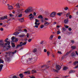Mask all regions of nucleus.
<instances>
[{"instance_id": "39", "label": "nucleus", "mask_w": 78, "mask_h": 78, "mask_svg": "<svg viewBox=\"0 0 78 78\" xmlns=\"http://www.w3.org/2000/svg\"><path fill=\"white\" fill-rule=\"evenodd\" d=\"M37 51V49L36 48H35L34 49V52H36Z\"/></svg>"}, {"instance_id": "62", "label": "nucleus", "mask_w": 78, "mask_h": 78, "mask_svg": "<svg viewBox=\"0 0 78 78\" xmlns=\"http://www.w3.org/2000/svg\"><path fill=\"white\" fill-rule=\"evenodd\" d=\"M34 16H36V12H34Z\"/></svg>"}, {"instance_id": "49", "label": "nucleus", "mask_w": 78, "mask_h": 78, "mask_svg": "<svg viewBox=\"0 0 78 78\" xmlns=\"http://www.w3.org/2000/svg\"><path fill=\"white\" fill-rule=\"evenodd\" d=\"M68 30H69L70 31H72V28H70V27H69L68 28Z\"/></svg>"}, {"instance_id": "31", "label": "nucleus", "mask_w": 78, "mask_h": 78, "mask_svg": "<svg viewBox=\"0 0 78 78\" xmlns=\"http://www.w3.org/2000/svg\"><path fill=\"white\" fill-rule=\"evenodd\" d=\"M53 35H52L50 37V40H52V39H53Z\"/></svg>"}, {"instance_id": "50", "label": "nucleus", "mask_w": 78, "mask_h": 78, "mask_svg": "<svg viewBox=\"0 0 78 78\" xmlns=\"http://www.w3.org/2000/svg\"><path fill=\"white\" fill-rule=\"evenodd\" d=\"M60 33V31H58L57 33V34H59Z\"/></svg>"}, {"instance_id": "23", "label": "nucleus", "mask_w": 78, "mask_h": 78, "mask_svg": "<svg viewBox=\"0 0 78 78\" xmlns=\"http://www.w3.org/2000/svg\"><path fill=\"white\" fill-rule=\"evenodd\" d=\"M37 57H35L34 58H33V61H34V62H36V61H37Z\"/></svg>"}, {"instance_id": "16", "label": "nucleus", "mask_w": 78, "mask_h": 78, "mask_svg": "<svg viewBox=\"0 0 78 78\" xmlns=\"http://www.w3.org/2000/svg\"><path fill=\"white\" fill-rule=\"evenodd\" d=\"M3 65H0V72H1V71H2V68H3Z\"/></svg>"}, {"instance_id": "4", "label": "nucleus", "mask_w": 78, "mask_h": 78, "mask_svg": "<svg viewBox=\"0 0 78 78\" xmlns=\"http://www.w3.org/2000/svg\"><path fill=\"white\" fill-rule=\"evenodd\" d=\"M16 52H17V51L15 50L13 52H9V56H13V55H14V54H15V53H16Z\"/></svg>"}, {"instance_id": "35", "label": "nucleus", "mask_w": 78, "mask_h": 78, "mask_svg": "<svg viewBox=\"0 0 78 78\" xmlns=\"http://www.w3.org/2000/svg\"><path fill=\"white\" fill-rule=\"evenodd\" d=\"M18 40L19 39L18 38H16L14 42H17L18 41Z\"/></svg>"}, {"instance_id": "64", "label": "nucleus", "mask_w": 78, "mask_h": 78, "mask_svg": "<svg viewBox=\"0 0 78 78\" xmlns=\"http://www.w3.org/2000/svg\"><path fill=\"white\" fill-rule=\"evenodd\" d=\"M24 31H25V32H27V30L26 29H25L24 30Z\"/></svg>"}, {"instance_id": "2", "label": "nucleus", "mask_w": 78, "mask_h": 78, "mask_svg": "<svg viewBox=\"0 0 78 78\" xmlns=\"http://www.w3.org/2000/svg\"><path fill=\"white\" fill-rule=\"evenodd\" d=\"M33 58H29L28 60L29 61H28L27 60H24L23 61V63L24 64H30V63H31L32 62V60H33Z\"/></svg>"}, {"instance_id": "32", "label": "nucleus", "mask_w": 78, "mask_h": 78, "mask_svg": "<svg viewBox=\"0 0 78 78\" xmlns=\"http://www.w3.org/2000/svg\"><path fill=\"white\" fill-rule=\"evenodd\" d=\"M44 27V25L42 24L41 26H40V28L42 29Z\"/></svg>"}, {"instance_id": "17", "label": "nucleus", "mask_w": 78, "mask_h": 78, "mask_svg": "<svg viewBox=\"0 0 78 78\" xmlns=\"http://www.w3.org/2000/svg\"><path fill=\"white\" fill-rule=\"evenodd\" d=\"M25 13H28V12H31L28 9H26L24 11Z\"/></svg>"}, {"instance_id": "40", "label": "nucleus", "mask_w": 78, "mask_h": 78, "mask_svg": "<svg viewBox=\"0 0 78 78\" xmlns=\"http://www.w3.org/2000/svg\"><path fill=\"white\" fill-rule=\"evenodd\" d=\"M12 47H15V45L14 44V43H12Z\"/></svg>"}, {"instance_id": "51", "label": "nucleus", "mask_w": 78, "mask_h": 78, "mask_svg": "<svg viewBox=\"0 0 78 78\" xmlns=\"http://www.w3.org/2000/svg\"><path fill=\"white\" fill-rule=\"evenodd\" d=\"M0 30L1 31H3V28H1L0 29Z\"/></svg>"}, {"instance_id": "46", "label": "nucleus", "mask_w": 78, "mask_h": 78, "mask_svg": "<svg viewBox=\"0 0 78 78\" xmlns=\"http://www.w3.org/2000/svg\"><path fill=\"white\" fill-rule=\"evenodd\" d=\"M32 40V39H29L28 40V42H31Z\"/></svg>"}, {"instance_id": "7", "label": "nucleus", "mask_w": 78, "mask_h": 78, "mask_svg": "<svg viewBox=\"0 0 78 78\" xmlns=\"http://www.w3.org/2000/svg\"><path fill=\"white\" fill-rule=\"evenodd\" d=\"M74 65H77V66H76L75 67V69H76L77 68H78V61H76L74 62Z\"/></svg>"}, {"instance_id": "58", "label": "nucleus", "mask_w": 78, "mask_h": 78, "mask_svg": "<svg viewBox=\"0 0 78 78\" xmlns=\"http://www.w3.org/2000/svg\"><path fill=\"white\" fill-rule=\"evenodd\" d=\"M9 52H5V54H6V55H8V54H9Z\"/></svg>"}, {"instance_id": "34", "label": "nucleus", "mask_w": 78, "mask_h": 78, "mask_svg": "<svg viewBox=\"0 0 78 78\" xmlns=\"http://www.w3.org/2000/svg\"><path fill=\"white\" fill-rule=\"evenodd\" d=\"M3 62H4L3 60H2L1 59H0V64H1V63H3Z\"/></svg>"}, {"instance_id": "21", "label": "nucleus", "mask_w": 78, "mask_h": 78, "mask_svg": "<svg viewBox=\"0 0 78 78\" xmlns=\"http://www.w3.org/2000/svg\"><path fill=\"white\" fill-rule=\"evenodd\" d=\"M19 20L21 22H23V21H24V20L23 18H21L20 19H19Z\"/></svg>"}, {"instance_id": "29", "label": "nucleus", "mask_w": 78, "mask_h": 78, "mask_svg": "<svg viewBox=\"0 0 78 78\" xmlns=\"http://www.w3.org/2000/svg\"><path fill=\"white\" fill-rule=\"evenodd\" d=\"M68 68H67V67H64V68H63V70H67V69Z\"/></svg>"}, {"instance_id": "57", "label": "nucleus", "mask_w": 78, "mask_h": 78, "mask_svg": "<svg viewBox=\"0 0 78 78\" xmlns=\"http://www.w3.org/2000/svg\"><path fill=\"white\" fill-rule=\"evenodd\" d=\"M9 16H10V17H12V16H13V15H12V14H9Z\"/></svg>"}, {"instance_id": "27", "label": "nucleus", "mask_w": 78, "mask_h": 78, "mask_svg": "<svg viewBox=\"0 0 78 78\" xmlns=\"http://www.w3.org/2000/svg\"><path fill=\"white\" fill-rule=\"evenodd\" d=\"M19 76H20L21 78H22L23 77V75L22 73H20L19 74Z\"/></svg>"}, {"instance_id": "19", "label": "nucleus", "mask_w": 78, "mask_h": 78, "mask_svg": "<svg viewBox=\"0 0 78 78\" xmlns=\"http://www.w3.org/2000/svg\"><path fill=\"white\" fill-rule=\"evenodd\" d=\"M31 73L32 74H34V73H37L36 71L35 70H32L31 72Z\"/></svg>"}, {"instance_id": "45", "label": "nucleus", "mask_w": 78, "mask_h": 78, "mask_svg": "<svg viewBox=\"0 0 78 78\" xmlns=\"http://www.w3.org/2000/svg\"><path fill=\"white\" fill-rule=\"evenodd\" d=\"M15 38H14V37L13 36L12 38H11V39L12 40V41H14V40Z\"/></svg>"}, {"instance_id": "43", "label": "nucleus", "mask_w": 78, "mask_h": 78, "mask_svg": "<svg viewBox=\"0 0 78 78\" xmlns=\"http://www.w3.org/2000/svg\"><path fill=\"white\" fill-rule=\"evenodd\" d=\"M62 30L63 31H65L66 30V29L65 28H62Z\"/></svg>"}, {"instance_id": "5", "label": "nucleus", "mask_w": 78, "mask_h": 78, "mask_svg": "<svg viewBox=\"0 0 78 78\" xmlns=\"http://www.w3.org/2000/svg\"><path fill=\"white\" fill-rule=\"evenodd\" d=\"M55 16H56V13L55 12H52L50 15V17H54Z\"/></svg>"}, {"instance_id": "1", "label": "nucleus", "mask_w": 78, "mask_h": 78, "mask_svg": "<svg viewBox=\"0 0 78 78\" xmlns=\"http://www.w3.org/2000/svg\"><path fill=\"white\" fill-rule=\"evenodd\" d=\"M6 42L7 43H4L3 40H0V45L2 46V47H6V46L7 44V45H9L10 44V42L8 41Z\"/></svg>"}, {"instance_id": "18", "label": "nucleus", "mask_w": 78, "mask_h": 78, "mask_svg": "<svg viewBox=\"0 0 78 78\" xmlns=\"http://www.w3.org/2000/svg\"><path fill=\"white\" fill-rule=\"evenodd\" d=\"M69 22V20H68V19H65L64 20V22L65 23H66H66H67Z\"/></svg>"}, {"instance_id": "22", "label": "nucleus", "mask_w": 78, "mask_h": 78, "mask_svg": "<svg viewBox=\"0 0 78 78\" xmlns=\"http://www.w3.org/2000/svg\"><path fill=\"white\" fill-rule=\"evenodd\" d=\"M19 34V32H16L14 33V35H15V36H17V35H18Z\"/></svg>"}, {"instance_id": "26", "label": "nucleus", "mask_w": 78, "mask_h": 78, "mask_svg": "<svg viewBox=\"0 0 78 78\" xmlns=\"http://www.w3.org/2000/svg\"><path fill=\"white\" fill-rule=\"evenodd\" d=\"M38 19H43V17H42V15H40L38 16Z\"/></svg>"}, {"instance_id": "41", "label": "nucleus", "mask_w": 78, "mask_h": 78, "mask_svg": "<svg viewBox=\"0 0 78 78\" xmlns=\"http://www.w3.org/2000/svg\"><path fill=\"white\" fill-rule=\"evenodd\" d=\"M75 53H72V54H71V56H74V55H75Z\"/></svg>"}, {"instance_id": "24", "label": "nucleus", "mask_w": 78, "mask_h": 78, "mask_svg": "<svg viewBox=\"0 0 78 78\" xmlns=\"http://www.w3.org/2000/svg\"><path fill=\"white\" fill-rule=\"evenodd\" d=\"M34 18V15H33L31 17H30L29 18V19H30V20H31Z\"/></svg>"}, {"instance_id": "10", "label": "nucleus", "mask_w": 78, "mask_h": 78, "mask_svg": "<svg viewBox=\"0 0 78 78\" xmlns=\"http://www.w3.org/2000/svg\"><path fill=\"white\" fill-rule=\"evenodd\" d=\"M35 25H37V23H39V20L37 19H35Z\"/></svg>"}, {"instance_id": "48", "label": "nucleus", "mask_w": 78, "mask_h": 78, "mask_svg": "<svg viewBox=\"0 0 78 78\" xmlns=\"http://www.w3.org/2000/svg\"><path fill=\"white\" fill-rule=\"evenodd\" d=\"M40 12H42L43 11V9H40Z\"/></svg>"}, {"instance_id": "8", "label": "nucleus", "mask_w": 78, "mask_h": 78, "mask_svg": "<svg viewBox=\"0 0 78 78\" xmlns=\"http://www.w3.org/2000/svg\"><path fill=\"white\" fill-rule=\"evenodd\" d=\"M61 66L59 65H57L56 66V69L58 70H59L61 69Z\"/></svg>"}, {"instance_id": "44", "label": "nucleus", "mask_w": 78, "mask_h": 78, "mask_svg": "<svg viewBox=\"0 0 78 78\" xmlns=\"http://www.w3.org/2000/svg\"><path fill=\"white\" fill-rule=\"evenodd\" d=\"M22 14H21L20 15H18L19 17H22Z\"/></svg>"}, {"instance_id": "61", "label": "nucleus", "mask_w": 78, "mask_h": 78, "mask_svg": "<svg viewBox=\"0 0 78 78\" xmlns=\"http://www.w3.org/2000/svg\"><path fill=\"white\" fill-rule=\"evenodd\" d=\"M76 55H77L78 56V52H77V51H76Z\"/></svg>"}, {"instance_id": "47", "label": "nucleus", "mask_w": 78, "mask_h": 78, "mask_svg": "<svg viewBox=\"0 0 78 78\" xmlns=\"http://www.w3.org/2000/svg\"><path fill=\"white\" fill-rule=\"evenodd\" d=\"M47 54L48 55V56H49V55H50V52L47 51Z\"/></svg>"}, {"instance_id": "55", "label": "nucleus", "mask_w": 78, "mask_h": 78, "mask_svg": "<svg viewBox=\"0 0 78 78\" xmlns=\"http://www.w3.org/2000/svg\"><path fill=\"white\" fill-rule=\"evenodd\" d=\"M44 51L45 52H47V49H44Z\"/></svg>"}, {"instance_id": "20", "label": "nucleus", "mask_w": 78, "mask_h": 78, "mask_svg": "<svg viewBox=\"0 0 78 78\" xmlns=\"http://www.w3.org/2000/svg\"><path fill=\"white\" fill-rule=\"evenodd\" d=\"M62 14H63V12H61L57 13V15H58V16H61V15Z\"/></svg>"}, {"instance_id": "3", "label": "nucleus", "mask_w": 78, "mask_h": 78, "mask_svg": "<svg viewBox=\"0 0 78 78\" xmlns=\"http://www.w3.org/2000/svg\"><path fill=\"white\" fill-rule=\"evenodd\" d=\"M20 44H18L16 47V48H18L19 47H22V45H24L27 44V42H24V43L21 42H20Z\"/></svg>"}, {"instance_id": "6", "label": "nucleus", "mask_w": 78, "mask_h": 78, "mask_svg": "<svg viewBox=\"0 0 78 78\" xmlns=\"http://www.w3.org/2000/svg\"><path fill=\"white\" fill-rule=\"evenodd\" d=\"M8 18L7 16H4L0 17V20H3L4 19H6Z\"/></svg>"}, {"instance_id": "33", "label": "nucleus", "mask_w": 78, "mask_h": 78, "mask_svg": "<svg viewBox=\"0 0 78 78\" xmlns=\"http://www.w3.org/2000/svg\"><path fill=\"white\" fill-rule=\"evenodd\" d=\"M64 9L65 11H67V10L69 9V8H68V7H66L64 8Z\"/></svg>"}, {"instance_id": "13", "label": "nucleus", "mask_w": 78, "mask_h": 78, "mask_svg": "<svg viewBox=\"0 0 78 78\" xmlns=\"http://www.w3.org/2000/svg\"><path fill=\"white\" fill-rule=\"evenodd\" d=\"M50 24V23H48V22L46 21L44 22V25L45 26H48V25Z\"/></svg>"}, {"instance_id": "12", "label": "nucleus", "mask_w": 78, "mask_h": 78, "mask_svg": "<svg viewBox=\"0 0 78 78\" xmlns=\"http://www.w3.org/2000/svg\"><path fill=\"white\" fill-rule=\"evenodd\" d=\"M25 35L24 34H22L21 35H19V37H23L25 36Z\"/></svg>"}, {"instance_id": "9", "label": "nucleus", "mask_w": 78, "mask_h": 78, "mask_svg": "<svg viewBox=\"0 0 78 78\" xmlns=\"http://www.w3.org/2000/svg\"><path fill=\"white\" fill-rule=\"evenodd\" d=\"M8 55H5V61H8L9 60V59L10 58H9L8 57Z\"/></svg>"}, {"instance_id": "28", "label": "nucleus", "mask_w": 78, "mask_h": 78, "mask_svg": "<svg viewBox=\"0 0 78 78\" xmlns=\"http://www.w3.org/2000/svg\"><path fill=\"white\" fill-rule=\"evenodd\" d=\"M73 72H75V71L74 70H71L69 72V73H73Z\"/></svg>"}, {"instance_id": "15", "label": "nucleus", "mask_w": 78, "mask_h": 78, "mask_svg": "<svg viewBox=\"0 0 78 78\" xmlns=\"http://www.w3.org/2000/svg\"><path fill=\"white\" fill-rule=\"evenodd\" d=\"M28 9L30 12H31V11H33V10L32 9H33V7H29Z\"/></svg>"}, {"instance_id": "14", "label": "nucleus", "mask_w": 78, "mask_h": 78, "mask_svg": "<svg viewBox=\"0 0 78 78\" xmlns=\"http://www.w3.org/2000/svg\"><path fill=\"white\" fill-rule=\"evenodd\" d=\"M24 73H25V74H26V75H27L28 74H30V71H28L24 72Z\"/></svg>"}, {"instance_id": "37", "label": "nucleus", "mask_w": 78, "mask_h": 78, "mask_svg": "<svg viewBox=\"0 0 78 78\" xmlns=\"http://www.w3.org/2000/svg\"><path fill=\"white\" fill-rule=\"evenodd\" d=\"M64 27L66 28H69V26H67V25H64Z\"/></svg>"}, {"instance_id": "52", "label": "nucleus", "mask_w": 78, "mask_h": 78, "mask_svg": "<svg viewBox=\"0 0 78 78\" xmlns=\"http://www.w3.org/2000/svg\"><path fill=\"white\" fill-rule=\"evenodd\" d=\"M27 37H29V36H30L29 34H27Z\"/></svg>"}, {"instance_id": "59", "label": "nucleus", "mask_w": 78, "mask_h": 78, "mask_svg": "<svg viewBox=\"0 0 78 78\" xmlns=\"http://www.w3.org/2000/svg\"><path fill=\"white\" fill-rule=\"evenodd\" d=\"M69 19H71V18H72V15H70L69 16Z\"/></svg>"}, {"instance_id": "56", "label": "nucleus", "mask_w": 78, "mask_h": 78, "mask_svg": "<svg viewBox=\"0 0 78 78\" xmlns=\"http://www.w3.org/2000/svg\"><path fill=\"white\" fill-rule=\"evenodd\" d=\"M61 36H59L58 37V39H61Z\"/></svg>"}, {"instance_id": "30", "label": "nucleus", "mask_w": 78, "mask_h": 78, "mask_svg": "<svg viewBox=\"0 0 78 78\" xmlns=\"http://www.w3.org/2000/svg\"><path fill=\"white\" fill-rule=\"evenodd\" d=\"M71 48L73 49H76V47L75 46H73L71 47Z\"/></svg>"}, {"instance_id": "38", "label": "nucleus", "mask_w": 78, "mask_h": 78, "mask_svg": "<svg viewBox=\"0 0 78 78\" xmlns=\"http://www.w3.org/2000/svg\"><path fill=\"white\" fill-rule=\"evenodd\" d=\"M35 25L34 26V27L35 28H38V26L37 24H35Z\"/></svg>"}, {"instance_id": "63", "label": "nucleus", "mask_w": 78, "mask_h": 78, "mask_svg": "<svg viewBox=\"0 0 78 78\" xmlns=\"http://www.w3.org/2000/svg\"><path fill=\"white\" fill-rule=\"evenodd\" d=\"M33 15V14L32 13H31L30 15H29V16H31Z\"/></svg>"}, {"instance_id": "60", "label": "nucleus", "mask_w": 78, "mask_h": 78, "mask_svg": "<svg viewBox=\"0 0 78 78\" xmlns=\"http://www.w3.org/2000/svg\"><path fill=\"white\" fill-rule=\"evenodd\" d=\"M3 3H6L7 2L5 1H3Z\"/></svg>"}, {"instance_id": "11", "label": "nucleus", "mask_w": 78, "mask_h": 78, "mask_svg": "<svg viewBox=\"0 0 78 78\" xmlns=\"http://www.w3.org/2000/svg\"><path fill=\"white\" fill-rule=\"evenodd\" d=\"M8 9L9 10H11L13 9V7L12 5H9L8 7Z\"/></svg>"}, {"instance_id": "54", "label": "nucleus", "mask_w": 78, "mask_h": 78, "mask_svg": "<svg viewBox=\"0 0 78 78\" xmlns=\"http://www.w3.org/2000/svg\"><path fill=\"white\" fill-rule=\"evenodd\" d=\"M41 21L42 23H44V20H41Z\"/></svg>"}, {"instance_id": "42", "label": "nucleus", "mask_w": 78, "mask_h": 78, "mask_svg": "<svg viewBox=\"0 0 78 78\" xmlns=\"http://www.w3.org/2000/svg\"><path fill=\"white\" fill-rule=\"evenodd\" d=\"M8 38H6L4 41L5 42H8Z\"/></svg>"}, {"instance_id": "25", "label": "nucleus", "mask_w": 78, "mask_h": 78, "mask_svg": "<svg viewBox=\"0 0 78 78\" xmlns=\"http://www.w3.org/2000/svg\"><path fill=\"white\" fill-rule=\"evenodd\" d=\"M19 3H18L17 4H16V6L17 8H20V5H19Z\"/></svg>"}, {"instance_id": "53", "label": "nucleus", "mask_w": 78, "mask_h": 78, "mask_svg": "<svg viewBox=\"0 0 78 78\" xmlns=\"http://www.w3.org/2000/svg\"><path fill=\"white\" fill-rule=\"evenodd\" d=\"M58 53H59V54H62V53H61V51H58Z\"/></svg>"}, {"instance_id": "36", "label": "nucleus", "mask_w": 78, "mask_h": 78, "mask_svg": "<svg viewBox=\"0 0 78 78\" xmlns=\"http://www.w3.org/2000/svg\"><path fill=\"white\" fill-rule=\"evenodd\" d=\"M70 14V12L68 13L66 15V17H69Z\"/></svg>"}]
</instances>
